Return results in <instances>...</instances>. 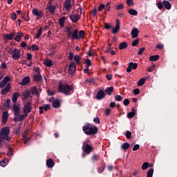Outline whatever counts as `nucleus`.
Returning <instances> with one entry per match:
<instances>
[{"label":"nucleus","mask_w":177,"mask_h":177,"mask_svg":"<svg viewBox=\"0 0 177 177\" xmlns=\"http://www.w3.org/2000/svg\"><path fill=\"white\" fill-rule=\"evenodd\" d=\"M73 86H70L67 84H62V82L59 83L58 85V91L60 93H64V95H66L68 96L71 95V91H73Z\"/></svg>","instance_id":"nucleus-1"},{"label":"nucleus","mask_w":177,"mask_h":177,"mask_svg":"<svg viewBox=\"0 0 177 177\" xmlns=\"http://www.w3.org/2000/svg\"><path fill=\"white\" fill-rule=\"evenodd\" d=\"M82 131L85 135L93 136L97 133L98 129L96 126L92 127L88 123L83 126Z\"/></svg>","instance_id":"nucleus-2"},{"label":"nucleus","mask_w":177,"mask_h":177,"mask_svg":"<svg viewBox=\"0 0 177 177\" xmlns=\"http://www.w3.org/2000/svg\"><path fill=\"white\" fill-rule=\"evenodd\" d=\"M10 133V130L8 127H3L0 131V138L9 142L10 140V138L9 137Z\"/></svg>","instance_id":"nucleus-3"},{"label":"nucleus","mask_w":177,"mask_h":177,"mask_svg":"<svg viewBox=\"0 0 177 177\" xmlns=\"http://www.w3.org/2000/svg\"><path fill=\"white\" fill-rule=\"evenodd\" d=\"M73 31L71 27H68L66 30L67 37L68 39H78V29H75Z\"/></svg>","instance_id":"nucleus-4"},{"label":"nucleus","mask_w":177,"mask_h":177,"mask_svg":"<svg viewBox=\"0 0 177 177\" xmlns=\"http://www.w3.org/2000/svg\"><path fill=\"white\" fill-rule=\"evenodd\" d=\"M82 149L84 153H85V154H91V153H92V151H93V147L89 145V144H88L87 141H85L83 142Z\"/></svg>","instance_id":"nucleus-5"},{"label":"nucleus","mask_w":177,"mask_h":177,"mask_svg":"<svg viewBox=\"0 0 177 177\" xmlns=\"http://www.w3.org/2000/svg\"><path fill=\"white\" fill-rule=\"evenodd\" d=\"M32 110V103L31 102H26L23 108V112L24 114H26L28 115L30 113H31Z\"/></svg>","instance_id":"nucleus-6"},{"label":"nucleus","mask_w":177,"mask_h":177,"mask_svg":"<svg viewBox=\"0 0 177 177\" xmlns=\"http://www.w3.org/2000/svg\"><path fill=\"white\" fill-rule=\"evenodd\" d=\"M11 55H12V59H14V60H19V59H20V57H21V54L20 53V50H19L17 48H15L11 52Z\"/></svg>","instance_id":"nucleus-7"},{"label":"nucleus","mask_w":177,"mask_h":177,"mask_svg":"<svg viewBox=\"0 0 177 177\" xmlns=\"http://www.w3.org/2000/svg\"><path fill=\"white\" fill-rule=\"evenodd\" d=\"M75 70H77V64L74 62H71L69 64L68 67V74L70 75H74V73H75Z\"/></svg>","instance_id":"nucleus-8"},{"label":"nucleus","mask_w":177,"mask_h":177,"mask_svg":"<svg viewBox=\"0 0 177 177\" xmlns=\"http://www.w3.org/2000/svg\"><path fill=\"white\" fill-rule=\"evenodd\" d=\"M32 13L34 16H37L36 20H39V19H42L44 16V12L37 8L32 10Z\"/></svg>","instance_id":"nucleus-9"},{"label":"nucleus","mask_w":177,"mask_h":177,"mask_svg":"<svg viewBox=\"0 0 177 177\" xmlns=\"http://www.w3.org/2000/svg\"><path fill=\"white\" fill-rule=\"evenodd\" d=\"M9 81H10V77L9 76L4 77L3 80L0 82V89L5 88V86L8 85V82H9Z\"/></svg>","instance_id":"nucleus-10"},{"label":"nucleus","mask_w":177,"mask_h":177,"mask_svg":"<svg viewBox=\"0 0 177 177\" xmlns=\"http://www.w3.org/2000/svg\"><path fill=\"white\" fill-rule=\"evenodd\" d=\"M105 97L106 93H104L103 90H100L96 94L95 99H97V100H102L104 99Z\"/></svg>","instance_id":"nucleus-11"},{"label":"nucleus","mask_w":177,"mask_h":177,"mask_svg":"<svg viewBox=\"0 0 177 177\" xmlns=\"http://www.w3.org/2000/svg\"><path fill=\"white\" fill-rule=\"evenodd\" d=\"M138 68V64L133 63V62H130L129 64L128 68H127V73H131L132 70H136Z\"/></svg>","instance_id":"nucleus-12"},{"label":"nucleus","mask_w":177,"mask_h":177,"mask_svg":"<svg viewBox=\"0 0 177 177\" xmlns=\"http://www.w3.org/2000/svg\"><path fill=\"white\" fill-rule=\"evenodd\" d=\"M39 114H44V111H48V110H50V105L46 104L43 106H39Z\"/></svg>","instance_id":"nucleus-13"},{"label":"nucleus","mask_w":177,"mask_h":177,"mask_svg":"<svg viewBox=\"0 0 177 177\" xmlns=\"http://www.w3.org/2000/svg\"><path fill=\"white\" fill-rule=\"evenodd\" d=\"M46 12L50 13L51 15L55 14V11L56 10V6H46Z\"/></svg>","instance_id":"nucleus-14"},{"label":"nucleus","mask_w":177,"mask_h":177,"mask_svg":"<svg viewBox=\"0 0 177 177\" xmlns=\"http://www.w3.org/2000/svg\"><path fill=\"white\" fill-rule=\"evenodd\" d=\"M120 19H116V24H115V27L112 28V33L113 34H117V32H118V31H120Z\"/></svg>","instance_id":"nucleus-15"},{"label":"nucleus","mask_w":177,"mask_h":177,"mask_svg":"<svg viewBox=\"0 0 177 177\" xmlns=\"http://www.w3.org/2000/svg\"><path fill=\"white\" fill-rule=\"evenodd\" d=\"M131 35L132 38H138V37H139V29L137 28H133L131 30Z\"/></svg>","instance_id":"nucleus-16"},{"label":"nucleus","mask_w":177,"mask_h":177,"mask_svg":"<svg viewBox=\"0 0 177 177\" xmlns=\"http://www.w3.org/2000/svg\"><path fill=\"white\" fill-rule=\"evenodd\" d=\"M69 18L72 23H77L80 20V14H75V15H69Z\"/></svg>","instance_id":"nucleus-17"},{"label":"nucleus","mask_w":177,"mask_h":177,"mask_svg":"<svg viewBox=\"0 0 177 177\" xmlns=\"http://www.w3.org/2000/svg\"><path fill=\"white\" fill-rule=\"evenodd\" d=\"M20 105L16 104H13L12 110L14 111V115H19L20 114Z\"/></svg>","instance_id":"nucleus-18"},{"label":"nucleus","mask_w":177,"mask_h":177,"mask_svg":"<svg viewBox=\"0 0 177 177\" xmlns=\"http://www.w3.org/2000/svg\"><path fill=\"white\" fill-rule=\"evenodd\" d=\"M28 84H30V77L26 76L22 79V81L19 83V85H22V86H24Z\"/></svg>","instance_id":"nucleus-19"},{"label":"nucleus","mask_w":177,"mask_h":177,"mask_svg":"<svg viewBox=\"0 0 177 177\" xmlns=\"http://www.w3.org/2000/svg\"><path fill=\"white\" fill-rule=\"evenodd\" d=\"M8 114V113L7 111H4L2 113L1 121H2V123L3 124V125H5V124H6V122L8 121V118L9 117Z\"/></svg>","instance_id":"nucleus-20"},{"label":"nucleus","mask_w":177,"mask_h":177,"mask_svg":"<svg viewBox=\"0 0 177 177\" xmlns=\"http://www.w3.org/2000/svg\"><path fill=\"white\" fill-rule=\"evenodd\" d=\"M163 3V8H165L167 10H170L171 8H172V5H171V3L167 0L162 1Z\"/></svg>","instance_id":"nucleus-21"},{"label":"nucleus","mask_w":177,"mask_h":177,"mask_svg":"<svg viewBox=\"0 0 177 177\" xmlns=\"http://www.w3.org/2000/svg\"><path fill=\"white\" fill-rule=\"evenodd\" d=\"M46 165L48 168H53V167H55V162L53 161V159H48L46 161Z\"/></svg>","instance_id":"nucleus-22"},{"label":"nucleus","mask_w":177,"mask_h":177,"mask_svg":"<svg viewBox=\"0 0 177 177\" xmlns=\"http://www.w3.org/2000/svg\"><path fill=\"white\" fill-rule=\"evenodd\" d=\"M9 91H10V83H8L6 86L4 88V89H2L1 91V93L2 95H6V93H8V92H9Z\"/></svg>","instance_id":"nucleus-23"},{"label":"nucleus","mask_w":177,"mask_h":177,"mask_svg":"<svg viewBox=\"0 0 177 177\" xmlns=\"http://www.w3.org/2000/svg\"><path fill=\"white\" fill-rule=\"evenodd\" d=\"M65 10H68L71 8V0H66L64 3Z\"/></svg>","instance_id":"nucleus-24"},{"label":"nucleus","mask_w":177,"mask_h":177,"mask_svg":"<svg viewBox=\"0 0 177 177\" xmlns=\"http://www.w3.org/2000/svg\"><path fill=\"white\" fill-rule=\"evenodd\" d=\"M30 91L32 95H36V96H39V93L38 92V88H37V86L32 87Z\"/></svg>","instance_id":"nucleus-25"},{"label":"nucleus","mask_w":177,"mask_h":177,"mask_svg":"<svg viewBox=\"0 0 177 177\" xmlns=\"http://www.w3.org/2000/svg\"><path fill=\"white\" fill-rule=\"evenodd\" d=\"M127 48H128V43H127L126 41H124V42H122V43L119 44L118 48L120 49V50L127 49Z\"/></svg>","instance_id":"nucleus-26"},{"label":"nucleus","mask_w":177,"mask_h":177,"mask_svg":"<svg viewBox=\"0 0 177 177\" xmlns=\"http://www.w3.org/2000/svg\"><path fill=\"white\" fill-rule=\"evenodd\" d=\"M33 80L37 82H41V81H42V75H41V74H34Z\"/></svg>","instance_id":"nucleus-27"},{"label":"nucleus","mask_w":177,"mask_h":177,"mask_svg":"<svg viewBox=\"0 0 177 177\" xmlns=\"http://www.w3.org/2000/svg\"><path fill=\"white\" fill-rule=\"evenodd\" d=\"M15 35H16V32L4 35V38L5 39H7L8 41H12V39H13Z\"/></svg>","instance_id":"nucleus-28"},{"label":"nucleus","mask_w":177,"mask_h":177,"mask_svg":"<svg viewBox=\"0 0 177 177\" xmlns=\"http://www.w3.org/2000/svg\"><path fill=\"white\" fill-rule=\"evenodd\" d=\"M19 97H20V93H15L12 95V103L16 104V102H17V99H19Z\"/></svg>","instance_id":"nucleus-29"},{"label":"nucleus","mask_w":177,"mask_h":177,"mask_svg":"<svg viewBox=\"0 0 177 177\" xmlns=\"http://www.w3.org/2000/svg\"><path fill=\"white\" fill-rule=\"evenodd\" d=\"M31 94L30 93V91H26L22 95V100H27V99L30 98V96Z\"/></svg>","instance_id":"nucleus-30"},{"label":"nucleus","mask_w":177,"mask_h":177,"mask_svg":"<svg viewBox=\"0 0 177 177\" xmlns=\"http://www.w3.org/2000/svg\"><path fill=\"white\" fill-rule=\"evenodd\" d=\"M114 91V87L111 86V87H107L105 89V93L106 95H109V96H111V93H113V91Z\"/></svg>","instance_id":"nucleus-31"},{"label":"nucleus","mask_w":177,"mask_h":177,"mask_svg":"<svg viewBox=\"0 0 177 177\" xmlns=\"http://www.w3.org/2000/svg\"><path fill=\"white\" fill-rule=\"evenodd\" d=\"M52 106L54 109H59V107H60V101H59V100H54Z\"/></svg>","instance_id":"nucleus-32"},{"label":"nucleus","mask_w":177,"mask_h":177,"mask_svg":"<svg viewBox=\"0 0 177 177\" xmlns=\"http://www.w3.org/2000/svg\"><path fill=\"white\" fill-rule=\"evenodd\" d=\"M136 115V110L132 108L131 111L127 114L128 118H133V116Z\"/></svg>","instance_id":"nucleus-33"},{"label":"nucleus","mask_w":177,"mask_h":177,"mask_svg":"<svg viewBox=\"0 0 177 177\" xmlns=\"http://www.w3.org/2000/svg\"><path fill=\"white\" fill-rule=\"evenodd\" d=\"M82 57L80 55H75L73 57L74 62H75L76 64H81L80 62Z\"/></svg>","instance_id":"nucleus-34"},{"label":"nucleus","mask_w":177,"mask_h":177,"mask_svg":"<svg viewBox=\"0 0 177 177\" xmlns=\"http://www.w3.org/2000/svg\"><path fill=\"white\" fill-rule=\"evenodd\" d=\"M44 64L46 67H52L53 62H52V59H46L44 61Z\"/></svg>","instance_id":"nucleus-35"},{"label":"nucleus","mask_w":177,"mask_h":177,"mask_svg":"<svg viewBox=\"0 0 177 177\" xmlns=\"http://www.w3.org/2000/svg\"><path fill=\"white\" fill-rule=\"evenodd\" d=\"M58 23H59L60 27H64V23H66V17H61L59 19Z\"/></svg>","instance_id":"nucleus-36"},{"label":"nucleus","mask_w":177,"mask_h":177,"mask_svg":"<svg viewBox=\"0 0 177 177\" xmlns=\"http://www.w3.org/2000/svg\"><path fill=\"white\" fill-rule=\"evenodd\" d=\"M131 145H129V143L128 142H124L121 145L122 150H128V149H129Z\"/></svg>","instance_id":"nucleus-37"},{"label":"nucleus","mask_w":177,"mask_h":177,"mask_svg":"<svg viewBox=\"0 0 177 177\" xmlns=\"http://www.w3.org/2000/svg\"><path fill=\"white\" fill-rule=\"evenodd\" d=\"M149 59L150 62H157L160 59V55H151Z\"/></svg>","instance_id":"nucleus-38"},{"label":"nucleus","mask_w":177,"mask_h":177,"mask_svg":"<svg viewBox=\"0 0 177 177\" xmlns=\"http://www.w3.org/2000/svg\"><path fill=\"white\" fill-rule=\"evenodd\" d=\"M24 37L23 33L18 32V35H17L15 38V41H17V42H20L21 41V37Z\"/></svg>","instance_id":"nucleus-39"},{"label":"nucleus","mask_w":177,"mask_h":177,"mask_svg":"<svg viewBox=\"0 0 177 177\" xmlns=\"http://www.w3.org/2000/svg\"><path fill=\"white\" fill-rule=\"evenodd\" d=\"M22 19H24L26 21H30V16H28V12H25L21 14Z\"/></svg>","instance_id":"nucleus-40"},{"label":"nucleus","mask_w":177,"mask_h":177,"mask_svg":"<svg viewBox=\"0 0 177 177\" xmlns=\"http://www.w3.org/2000/svg\"><path fill=\"white\" fill-rule=\"evenodd\" d=\"M129 15H131V16H138V11H136L135 9H129Z\"/></svg>","instance_id":"nucleus-41"},{"label":"nucleus","mask_w":177,"mask_h":177,"mask_svg":"<svg viewBox=\"0 0 177 177\" xmlns=\"http://www.w3.org/2000/svg\"><path fill=\"white\" fill-rule=\"evenodd\" d=\"M145 82H146V79L142 77L138 82L137 85L138 86H142V85H145Z\"/></svg>","instance_id":"nucleus-42"},{"label":"nucleus","mask_w":177,"mask_h":177,"mask_svg":"<svg viewBox=\"0 0 177 177\" xmlns=\"http://www.w3.org/2000/svg\"><path fill=\"white\" fill-rule=\"evenodd\" d=\"M27 117H28V115H26V113H24V115H18L19 121H24Z\"/></svg>","instance_id":"nucleus-43"},{"label":"nucleus","mask_w":177,"mask_h":177,"mask_svg":"<svg viewBox=\"0 0 177 177\" xmlns=\"http://www.w3.org/2000/svg\"><path fill=\"white\" fill-rule=\"evenodd\" d=\"M21 125H23V123H21V122L18 124L17 129H15V133L16 135H19V133H20V131L21 129Z\"/></svg>","instance_id":"nucleus-44"},{"label":"nucleus","mask_w":177,"mask_h":177,"mask_svg":"<svg viewBox=\"0 0 177 177\" xmlns=\"http://www.w3.org/2000/svg\"><path fill=\"white\" fill-rule=\"evenodd\" d=\"M55 53H56V47H54V46L50 47L49 55L53 56Z\"/></svg>","instance_id":"nucleus-45"},{"label":"nucleus","mask_w":177,"mask_h":177,"mask_svg":"<svg viewBox=\"0 0 177 177\" xmlns=\"http://www.w3.org/2000/svg\"><path fill=\"white\" fill-rule=\"evenodd\" d=\"M85 37V31L84 30H80L79 32V35H78V39H82Z\"/></svg>","instance_id":"nucleus-46"},{"label":"nucleus","mask_w":177,"mask_h":177,"mask_svg":"<svg viewBox=\"0 0 177 177\" xmlns=\"http://www.w3.org/2000/svg\"><path fill=\"white\" fill-rule=\"evenodd\" d=\"M154 173V169H149L147 174V177H153V174Z\"/></svg>","instance_id":"nucleus-47"},{"label":"nucleus","mask_w":177,"mask_h":177,"mask_svg":"<svg viewBox=\"0 0 177 177\" xmlns=\"http://www.w3.org/2000/svg\"><path fill=\"white\" fill-rule=\"evenodd\" d=\"M42 28H39V29L37 30V33L35 37L36 39H38V38L42 35Z\"/></svg>","instance_id":"nucleus-48"},{"label":"nucleus","mask_w":177,"mask_h":177,"mask_svg":"<svg viewBox=\"0 0 177 177\" xmlns=\"http://www.w3.org/2000/svg\"><path fill=\"white\" fill-rule=\"evenodd\" d=\"M106 169V166L102 165L97 169L98 174H103L104 172V169Z\"/></svg>","instance_id":"nucleus-49"},{"label":"nucleus","mask_w":177,"mask_h":177,"mask_svg":"<svg viewBox=\"0 0 177 177\" xmlns=\"http://www.w3.org/2000/svg\"><path fill=\"white\" fill-rule=\"evenodd\" d=\"M104 27L105 28V30H111V27H113V26L111 24H109V23L105 22L104 23Z\"/></svg>","instance_id":"nucleus-50"},{"label":"nucleus","mask_w":177,"mask_h":177,"mask_svg":"<svg viewBox=\"0 0 177 177\" xmlns=\"http://www.w3.org/2000/svg\"><path fill=\"white\" fill-rule=\"evenodd\" d=\"M8 152L7 153V156L8 157H10V156L13 154L14 149L9 147V146H8Z\"/></svg>","instance_id":"nucleus-51"},{"label":"nucleus","mask_w":177,"mask_h":177,"mask_svg":"<svg viewBox=\"0 0 177 177\" xmlns=\"http://www.w3.org/2000/svg\"><path fill=\"white\" fill-rule=\"evenodd\" d=\"M10 103H11L10 99L8 98V99L5 101L4 107H10Z\"/></svg>","instance_id":"nucleus-52"},{"label":"nucleus","mask_w":177,"mask_h":177,"mask_svg":"<svg viewBox=\"0 0 177 177\" xmlns=\"http://www.w3.org/2000/svg\"><path fill=\"white\" fill-rule=\"evenodd\" d=\"M156 6L158 7V9L161 10V9H164V4L162 3V2L159 1L156 3Z\"/></svg>","instance_id":"nucleus-53"},{"label":"nucleus","mask_w":177,"mask_h":177,"mask_svg":"<svg viewBox=\"0 0 177 177\" xmlns=\"http://www.w3.org/2000/svg\"><path fill=\"white\" fill-rule=\"evenodd\" d=\"M147 168H149V162H145L143 163V165L142 166V169L143 171H145V169H147Z\"/></svg>","instance_id":"nucleus-54"},{"label":"nucleus","mask_w":177,"mask_h":177,"mask_svg":"<svg viewBox=\"0 0 177 177\" xmlns=\"http://www.w3.org/2000/svg\"><path fill=\"white\" fill-rule=\"evenodd\" d=\"M22 140H24L25 145H27V143H28V141L30 140V138L27 137V136H23Z\"/></svg>","instance_id":"nucleus-55"},{"label":"nucleus","mask_w":177,"mask_h":177,"mask_svg":"<svg viewBox=\"0 0 177 177\" xmlns=\"http://www.w3.org/2000/svg\"><path fill=\"white\" fill-rule=\"evenodd\" d=\"M125 136L127 139H131V138H132V133L129 131H127Z\"/></svg>","instance_id":"nucleus-56"},{"label":"nucleus","mask_w":177,"mask_h":177,"mask_svg":"<svg viewBox=\"0 0 177 177\" xmlns=\"http://www.w3.org/2000/svg\"><path fill=\"white\" fill-rule=\"evenodd\" d=\"M116 10H121V9H124V4L120 3L117 6H115Z\"/></svg>","instance_id":"nucleus-57"},{"label":"nucleus","mask_w":177,"mask_h":177,"mask_svg":"<svg viewBox=\"0 0 177 177\" xmlns=\"http://www.w3.org/2000/svg\"><path fill=\"white\" fill-rule=\"evenodd\" d=\"M91 160L93 162H95V161H98L99 160V156L95 154V155H93L92 158H91Z\"/></svg>","instance_id":"nucleus-58"},{"label":"nucleus","mask_w":177,"mask_h":177,"mask_svg":"<svg viewBox=\"0 0 177 177\" xmlns=\"http://www.w3.org/2000/svg\"><path fill=\"white\" fill-rule=\"evenodd\" d=\"M111 8V6H110V2H108L105 6L104 9L106 10V12H110Z\"/></svg>","instance_id":"nucleus-59"},{"label":"nucleus","mask_w":177,"mask_h":177,"mask_svg":"<svg viewBox=\"0 0 177 177\" xmlns=\"http://www.w3.org/2000/svg\"><path fill=\"white\" fill-rule=\"evenodd\" d=\"M115 100H116V102H121V100H122V97L120 95H116L115 96Z\"/></svg>","instance_id":"nucleus-60"},{"label":"nucleus","mask_w":177,"mask_h":177,"mask_svg":"<svg viewBox=\"0 0 177 177\" xmlns=\"http://www.w3.org/2000/svg\"><path fill=\"white\" fill-rule=\"evenodd\" d=\"M85 62L86 67H89L90 66H91L92 63L91 62V59H85Z\"/></svg>","instance_id":"nucleus-61"},{"label":"nucleus","mask_w":177,"mask_h":177,"mask_svg":"<svg viewBox=\"0 0 177 177\" xmlns=\"http://www.w3.org/2000/svg\"><path fill=\"white\" fill-rule=\"evenodd\" d=\"M132 46H138V45H139V39H136V40H134L132 44H131Z\"/></svg>","instance_id":"nucleus-62"},{"label":"nucleus","mask_w":177,"mask_h":177,"mask_svg":"<svg viewBox=\"0 0 177 177\" xmlns=\"http://www.w3.org/2000/svg\"><path fill=\"white\" fill-rule=\"evenodd\" d=\"M31 48L32 50H39V47L37 44H32Z\"/></svg>","instance_id":"nucleus-63"},{"label":"nucleus","mask_w":177,"mask_h":177,"mask_svg":"<svg viewBox=\"0 0 177 177\" xmlns=\"http://www.w3.org/2000/svg\"><path fill=\"white\" fill-rule=\"evenodd\" d=\"M130 103V101L129 99H124V101H123V104L124 106H128V104H129Z\"/></svg>","instance_id":"nucleus-64"}]
</instances>
